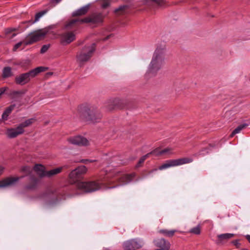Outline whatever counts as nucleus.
Masks as SVG:
<instances>
[{
  "mask_svg": "<svg viewBox=\"0 0 250 250\" xmlns=\"http://www.w3.org/2000/svg\"><path fill=\"white\" fill-rule=\"evenodd\" d=\"M248 126V124H243L238 126L235 129H234L230 135V137H233L236 134L238 133L241 130L245 128Z\"/></svg>",
  "mask_w": 250,
  "mask_h": 250,
  "instance_id": "28",
  "label": "nucleus"
},
{
  "mask_svg": "<svg viewBox=\"0 0 250 250\" xmlns=\"http://www.w3.org/2000/svg\"><path fill=\"white\" fill-rule=\"evenodd\" d=\"M145 161V160L142 157H141V158L140 159L139 162L137 164L136 167H141V165Z\"/></svg>",
  "mask_w": 250,
  "mask_h": 250,
  "instance_id": "38",
  "label": "nucleus"
},
{
  "mask_svg": "<svg viewBox=\"0 0 250 250\" xmlns=\"http://www.w3.org/2000/svg\"><path fill=\"white\" fill-rule=\"evenodd\" d=\"M111 36H112V34H110V35L107 36L104 39V40L105 41V40H108L110 38V37Z\"/></svg>",
  "mask_w": 250,
  "mask_h": 250,
  "instance_id": "47",
  "label": "nucleus"
},
{
  "mask_svg": "<svg viewBox=\"0 0 250 250\" xmlns=\"http://www.w3.org/2000/svg\"><path fill=\"white\" fill-rule=\"evenodd\" d=\"M128 7V6L126 5H121L120 6H119L118 8H116L115 10H114V12L117 13H118L119 11H124L125 9H126Z\"/></svg>",
  "mask_w": 250,
  "mask_h": 250,
  "instance_id": "32",
  "label": "nucleus"
},
{
  "mask_svg": "<svg viewBox=\"0 0 250 250\" xmlns=\"http://www.w3.org/2000/svg\"><path fill=\"white\" fill-rule=\"evenodd\" d=\"M190 160L188 158H182L178 159L167 160L165 163L162 164L159 167V169L163 170L171 167H174L188 163Z\"/></svg>",
  "mask_w": 250,
  "mask_h": 250,
  "instance_id": "10",
  "label": "nucleus"
},
{
  "mask_svg": "<svg viewBox=\"0 0 250 250\" xmlns=\"http://www.w3.org/2000/svg\"><path fill=\"white\" fill-rule=\"evenodd\" d=\"M133 178V176L132 174H124L122 176H121L119 179V182L122 185H125L130 181H131L132 179Z\"/></svg>",
  "mask_w": 250,
  "mask_h": 250,
  "instance_id": "24",
  "label": "nucleus"
},
{
  "mask_svg": "<svg viewBox=\"0 0 250 250\" xmlns=\"http://www.w3.org/2000/svg\"><path fill=\"white\" fill-rule=\"evenodd\" d=\"M75 39V34L71 32H66L62 34L61 41L63 44H68Z\"/></svg>",
  "mask_w": 250,
  "mask_h": 250,
  "instance_id": "18",
  "label": "nucleus"
},
{
  "mask_svg": "<svg viewBox=\"0 0 250 250\" xmlns=\"http://www.w3.org/2000/svg\"><path fill=\"white\" fill-rule=\"evenodd\" d=\"M23 133L21 128L18 126L16 128H10L7 129L6 134L9 138H14Z\"/></svg>",
  "mask_w": 250,
  "mask_h": 250,
  "instance_id": "20",
  "label": "nucleus"
},
{
  "mask_svg": "<svg viewBox=\"0 0 250 250\" xmlns=\"http://www.w3.org/2000/svg\"><path fill=\"white\" fill-rule=\"evenodd\" d=\"M22 44V42H20L16 43L13 47V50L16 51Z\"/></svg>",
  "mask_w": 250,
  "mask_h": 250,
  "instance_id": "39",
  "label": "nucleus"
},
{
  "mask_svg": "<svg viewBox=\"0 0 250 250\" xmlns=\"http://www.w3.org/2000/svg\"><path fill=\"white\" fill-rule=\"evenodd\" d=\"M48 69V67L45 66H39L27 72L22 73L17 76L15 79V82L16 84L23 85L28 83L31 79L35 77L40 73L44 72Z\"/></svg>",
  "mask_w": 250,
  "mask_h": 250,
  "instance_id": "3",
  "label": "nucleus"
},
{
  "mask_svg": "<svg viewBox=\"0 0 250 250\" xmlns=\"http://www.w3.org/2000/svg\"><path fill=\"white\" fill-rule=\"evenodd\" d=\"M87 168L84 166H81L73 170L69 174L70 182L75 184L78 189L81 191L88 193L98 190L102 188V185L98 181H82L81 179L84 174L87 171Z\"/></svg>",
  "mask_w": 250,
  "mask_h": 250,
  "instance_id": "1",
  "label": "nucleus"
},
{
  "mask_svg": "<svg viewBox=\"0 0 250 250\" xmlns=\"http://www.w3.org/2000/svg\"><path fill=\"white\" fill-rule=\"evenodd\" d=\"M14 31H16L15 28H10L9 29V31H8V32H10Z\"/></svg>",
  "mask_w": 250,
  "mask_h": 250,
  "instance_id": "46",
  "label": "nucleus"
},
{
  "mask_svg": "<svg viewBox=\"0 0 250 250\" xmlns=\"http://www.w3.org/2000/svg\"><path fill=\"white\" fill-rule=\"evenodd\" d=\"M110 5V3L108 1H104L102 4V7L103 8H106L108 7Z\"/></svg>",
  "mask_w": 250,
  "mask_h": 250,
  "instance_id": "40",
  "label": "nucleus"
},
{
  "mask_svg": "<svg viewBox=\"0 0 250 250\" xmlns=\"http://www.w3.org/2000/svg\"><path fill=\"white\" fill-rule=\"evenodd\" d=\"M171 151L169 148H166L161 150L159 148H156L154 150L153 153H156V156L163 155L169 153Z\"/></svg>",
  "mask_w": 250,
  "mask_h": 250,
  "instance_id": "27",
  "label": "nucleus"
},
{
  "mask_svg": "<svg viewBox=\"0 0 250 250\" xmlns=\"http://www.w3.org/2000/svg\"><path fill=\"white\" fill-rule=\"evenodd\" d=\"M56 75V73L53 72H48L45 73L44 78L45 79H49L51 76Z\"/></svg>",
  "mask_w": 250,
  "mask_h": 250,
  "instance_id": "36",
  "label": "nucleus"
},
{
  "mask_svg": "<svg viewBox=\"0 0 250 250\" xmlns=\"http://www.w3.org/2000/svg\"><path fill=\"white\" fill-rule=\"evenodd\" d=\"M153 243L156 247L159 248L155 250H169L170 247L169 242L164 238L154 240Z\"/></svg>",
  "mask_w": 250,
  "mask_h": 250,
  "instance_id": "13",
  "label": "nucleus"
},
{
  "mask_svg": "<svg viewBox=\"0 0 250 250\" xmlns=\"http://www.w3.org/2000/svg\"><path fill=\"white\" fill-rule=\"evenodd\" d=\"M29 181L30 183L24 186V189L28 190H35L37 188L39 180L35 176L31 175L29 176Z\"/></svg>",
  "mask_w": 250,
  "mask_h": 250,
  "instance_id": "15",
  "label": "nucleus"
},
{
  "mask_svg": "<svg viewBox=\"0 0 250 250\" xmlns=\"http://www.w3.org/2000/svg\"><path fill=\"white\" fill-rule=\"evenodd\" d=\"M170 55L165 46H158L154 52L151 62H163L169 61Z\"/></svg>",
  "mask_w": 250,
  "mask_h": 250,
  "instance_id": "5",
  "label": "nucleus"
},
{
  "mask_svg": "<svg viewBox=\"0 0 250 250\" xmlns=\"http://www.w3.org/2000/svg\"><path fill=\"white\" fill-rule=\"evenodd\" d=\"M234 236L235 234L229 233L219 234L217 236L215 243L217 245H224L227 241L233 237Z\"/></svg>",
  "mask_w": 250,
  "mask_h": 250,
  "instance_id": "14",
  "label": "nucleus"
},
{
  "mask_svg": "<svg viewBox=\"0 0 250 250\" xmlns=\"http://www.w3.org/2000/svg\"><path fill=\"white\" fill-rule=\"evenodd\" d=\"M219 144L218 142L217 144H209L208 146L204 147L200 149L199 152V155L201 156H204L209 153V151H211L213 148H216L217 145Z\"/></svg>",
  "mask_w": 250,
  "mask_h": 250,
  "instance_id": "21",
  "label": "nucleus"
},
{
  "mask_svg": "<svg viewBox=\"0 0 250 250\" xmlns=\"http://www.w3.org/2000/svg\"><path fill=\"white\" fill-rule=\"evenodd\" d=\"M161 63H150L148 69L145 75L146 78L154 76L156 72L160 69Z\"/></svg>",
  "mask_w": 250,
  "mask_h": 250,
  "instance_id": "19",
  "label": "nucleus"
},
{
  "mask_svg": "<svg viewBox=\"0 0 250 250\" xmlns=\"http://www.w3.org/2000/svg\"><path fill=\"white\" fill-rule=\"evenodd\" d=\"M21 170L23 172H30V167L28 166H24L22 167Z\"/></svg>",
  "mask_w": 250,
  "mask_h": 250,
  "instance_id": "41",
  "label": "nucleus"
},
{
  "mask_svg": "<svg viewBox=\"0 0 250 250\" xmlns=\"http://www.w3.org/2000/svg\"><path fill=\"white\" fill-rule=\"evenodd\" d=\"M34 169L40 178L44 177H51L60 173L62 169V167H59L49 171H46L45 170L44 167L42 164H36L34 167Z\"/></svg>",
  "mask_w": 250,
  "mask_h": 250,
  "instance_id": "6",
  "label": "nucleus"
},
{
  "mask_svg": "<svg viewBox=\"0 0 250 250\" xmlns=\"http://www.w3.org/2000/svg\"><path fill=\"white\" fill-rule=\"evenodd\" d=\"M25 90H10L9 93H6V95L10 97V98L15 101H18L21 99L23 95L26 93Z\"/></svg>",
  "mask_w": 250,
  "mask_h": 250,
  "instance_id": "17",
  "label": "nucleus"
},
{
  "mask_svg": "<svg viewBox=\"0 0 250 250\" xmlns=\"http://www.w3.org/2000/svg\"><path fill=\"white\" fill-rule=\"evenodd\" d=\"M239 239H236L231 242V243L236 247L237 249H239L240 247L241 244L239 242Z\"/></svg>",
  "mask_w": 250,
  "mask_h": 250,
  "instance_id": "35",
  "label": "nucleus"
},
{
  "mask_svg": "<svg viewBox=\"0 0 250 250\" xmlns=\"http://www.w3.org/2000/svg\"><path fill=\"white\" fill-rule=\"evenodd\" d=\"M189 232L195 235H199L201 233V226L200 224L190 229Z\"/></svg>",
  "mask_w": 250,
  "mask_h": 250,
  "instance_id": "31",
  "label": "nucleus"
},
{
  "mask_svg": "<svg viewBox=\"0 0 250 250\" xmlns=\"http://www.w3.org/2000/svg\"><path fill=\"white\" fill-rule=\"evenodd\" d=\"M95 43H93L90 46H85L80 54L77 55L78 60L80 62L87 61L95 50Z\"/></svg>",
  "mask_w": 250,
  "mask_h": 250,
  "instance_id": "9",
  "label": "nucleus"
},
{
  "mask_svg": "<svg viewBox=\"0 0 250 250\" xmlns=\"http://www.w3.org/2000/svg\"><path fill=\"white\" fill-rule=\"evenodd\" d=\"M79 118L86 122L98 123L102 118V114L98 107L95 105L84 104L78 107Z\"/></svg>",
  "mask_w": 250,
  "mask_h": 250,
  "instance_id": "2",
  "label": "nucleus"
},
{
  "mask_svg": "<svg viewBox=\"0 0 250 250\" xmlns=\"http://www.w3.org/2000/svg\"><path fill=\"white\" fill-rule=\"evenodd\" d=\"M12 73L11 68L10 67H5L3 68L2 71V77L3 78H7L12 76Z\"/></svg>",
  "mask_w": 250,
  "mask_h": 250,
  "instance_id": "29",
  "label": "nucleus"
},
{
  "mask_svg": "<svg viewBox=\"0 0 250 250\" xmlns=\"http://www.w3.org/2000/svg\"><path fill=\"white\" fill-rule=\"evenodd\" d=\"M83 63H81V65H80V67H82V64H83Z\"/></svg>",
  "mask_w": 250,
  "mask_h": 250,
  "instance_id": "49",
  "label": "nucleus"
},
{
  "mask_svg": "<svg viewBox=\"0 0 250 250\" xmlns=\"http://www.w3.org/2000/svg\"><path fill=\"white\" fill-rule=\"evenodd\" d=\"M80 162L82 163L86 164L87 162H92V161H90L88 159H82L80 161Z\"/></svg>",
  "mask_w": 250,
  "mask_h": 250,
  "instance_id": "43",
  "label": "nucleus"
},
{
  "mask_svg": "<svg viewBox=\"0 0 250 250\" xmlns=\"http://www.w3.org/2000/svg\"><path fill=\"white\" fill-rule=\"evenodd\" d=\"M8 89V88L7 87H2L0 88V99L3 94H6V93H9V92L7 91Z\"/></svg>",
  "mask_w": 250,
  "mask_h": 250,
  "instance_id": "34",
  "label": "nucleus"
},
{
  "mask_svg": "<svg viewBox=\"0 0 250 250\" xmlns=\"http://www.w3.org/2000/svg\"><path fill=\"white\" fill-rule=\"evenodd\" d=\"M245 237L247 239V240L248 241V242L250 243V235H246L245 236Z\"/></svg>",
  "mask_w": 250,
  "mask_h": 250,
  "instance_id": "45",
  "label": "nucleus"
},
{
  "mask_svg": "<svg viewBox=\"0 0 250 250\" xmlns=\"http://www.w3.org/2000/svg\"><path fill=\"white\" fill-rule=\"evenodd\" d=\"M15 107V104H11L8 107H7L5 110L4 111L2 114V119L5 121L8 120V117L9 115L10 114L12 110L14 109Z\"/></svg>",
  "mask_w": 250,
  "mask_h": 250,
  "instance_id": "25",
  "label": "nucleus"
},
{
  "mask_svg": "<svg viewBox=\"0 0 250 250\" xmlns=\"http://www.w3.org/2000/svg\"><path fill=\"white\" fill-rule=\"evenodd\" d=\"M46 12H47L46 10H43V11H40V12L37 13L35 15L34 21H33L32 20L26 21H24L23 23H29L30 25L33 24L34 23H35L36 22H37L38 21H39L40 19L43 15H44Z\"/></svg>",
  "mask_w": 250,
  "mask_h": 250,
  "instance_id": "23",
  "label": "nucleus"
},
{
  "mask_svg": "<svg viewBox=\"0 0 250 250\" xmlns=\"http://www.w3.org/2000/svg\"><path fill=\"white\" fill-rule=\"evenodd\" d=\"M67 140L71 144L80 146H85L88 144V141L85 138L79 135L70 137Z\"/></svg>",
  "mask_w": 250,
  "mask_h": 250,
  "instance_id": "12",
  "label": "nucleus"
},
{
  "mask_svg": "<svg viewBox=\"0 0 250 250\" xmlns=\"http://www.w3.org/2000/svg\"><path fill=\"white\" fill-rule=\"evenodd\" d=\"M103 19L104 16L101 13L93 14L90 17H87L83 19L78 18L72 20L65 25V28L68 29H71L72 27L83 23H101L103 21Z\"/></svg>",
  "mask_w": 250,
  "mask_h": 250,
  "instance_id": "4",
  "label": "nucleus"
},
{
  "mask_svg": "<svg viewBox=\"0 0 250 250\" xmlns=\"http://www.w3.org/2000/svg\"><path fill=\"white\" fill-rule=\"evenodd\" d=\"M90 5V4H87L85 6H83L80 8L75 10L72 13V16L75 17L85 15L88 12Z\"/></svg>",
  "mask_w": 250,
  "mask_h": 250,
  "instance_id": "22",
  "label": "nucleus"
},
{
  "mask_svg": "<svg viewBox=\"0 0 250 250\" xmlns=\"http://www.w3.org/2000/svg\"><path fill=\"white\" fill-rule=\"evenodd\" d=\"M154 150L142 156V157L146 160L150 155H153L156 156V153H153Z\"/></svg>",
  "mask_w": 250,
  "mask_h": 250,
  "instance_id": "37",
  "label": "nucleus"
},
{
  "mask_svg": "<svg viewBox=\"0 0 250 250\" xmlns=\"http://www.w3.org/2000/svg\"><path fill=\"white\" fill-rule=\"evenodd\" d=\"M62 0H50V2L51 4L55 3V4L59 3Z\"/></svg>",
  "mask_w": 250,
  "mask_h": 250,
  "instance_id": "42",
  "label": "nucleus"
},
{
  "mask_svg": "<svg viewBox=\"0 0 250 250\" xmlns=\"http://www.w3.org/2000/svg\"><path fill=\"white\" fill-rule=\"evenodd\" d=\"M16 36V34H14L13 35V37H14V36Z\"/></svg>",
  "mask_w": 250,
  "mask_h": 250,
  "instance_id": "50",
  "label": "nucleus"
},
{
  "mask_svg": "<svg viewBox=\"0 0 250 250\" xmlns=\"http://www.w3.org/2000/svg\"><path fill=\"white\" fill-rule=\"evenodd\" d=\"M176 230H167V229H161L160 230V233L169 237H171L173 236L175 232H176Z\"/></svg>",
  "mask_w": 250,
  "mask_h": 250,
  "instance_id": "30",
  "label": "nucleus"
},
{
  "mask_svg": "<svg viewBox=\"0 0 250 250\" xmlns=\"http://www.w3.org/2000/svg\"><path fill=\"white\" fill-rule=\"evenodd\" d=\"M49 47H50V44L43 45L41 49V51H40L41 53L42 54L44 53L48 50Z\"/></svg>",
  "mask_w": 250,
  "mask_h": 250,
  "instance_id": "33",
  "label": "nucleus"
},
{
  "mask_svg": "<svg viewBox=\"0 0 250 250\" xmlns=\"http://www.w3.org/2000/svg\"><path fill=\"white\" fill-rule=\"evenodd\" d=\"M35 121V119L33 118H31L25 120L24 122L21 123L18 126L20 128H21V130L22 131L23 133L24 132V128L29 126L31 125L33 122Z\"/></svg>",
  "mask_w": 250,
  "mask_h": 250,
  "instance_id": "26",
  "label": "nucleus"
},
{
  "mask_svg": "<svg viewBox=\"0 0 250 250\" xmlns=\"http://www.w3.org/2000/svg\"><path fill=\"white\" fill-rule=\"evenodd\" d=\"M47 30L42 29L29 33L27 36L25 44L26 45L31 44L40 41L47 34Z\"/></svg>",
  "mask_w": 250,
  "mask_h": 250,
  "instance_id": "8",
  "label": "nucleus"
},
{
  "mask_svg": "<svg viewBox=\"0 0 250 250\" xmlns=\"http://www.w3.org/2000/svg\"><path fill=\"white\" fill-rule=\"evenodd\" d=\"M156 170H157V169H154L151 170V172H153V171H156Z\"/></svg>",
  "mask_w": 250,
  "mask_h": 250,
  "instance_id": "48",
  "label": "nucleus"
},
{
  "mask_svg": "<svg viewBox=\"0 0 250 250\" xmlns=\"http://www.w3.org/2000/svg\"><path fill=\"white\" fill-rule=\"evenodd\" d=\"M106 109L109 111H111L116 108L123 109L125 108H130L129 103H127L126 101L119 98H114L110 100L109 104L106 105Z\"/></svg>",
  "mask_w": 250,
  "mask_h": 250,
  "instance_id": "7",
  "label": "nucleus"
},
{
  "mask_svg": "<svg viewBox=\"0 0 250 250\" xmlns=\"http://www.w3.org/2000/svg\"><path fill=\"white\" fill-rule=\"evenodd\" d=\"M4 170V167L0 165V176L2 174Z\"/></svg>",
  "mask_w": 250,
  "mask_h": 250,
  "instance_id": "44",
  "label": "nucleus"
},
{
  "mask_svg": "<svg viewBox=\"0 0 250 250\" xmlns=\"http://www.w3.org/2000/svg\"><path fill=\"white\" fill-rule=\"evenodd\" d=\"M20 177H7L0 181V188H4L7 186L14 185L20 180Z\"/></svg>",
  "mask_w": 250,
  "mask_h": 250,
  "instance_id": "16",
  "label": "nucleus"
},
{
  "mask_svg": "<svg viewBox=\"0 0 250 250\" xmlns=\"http://www.w3.org/2000/svg\"><path fill=\"white\" fill-rule=\"evenodd\" d=\"M123 246L125 250H135L142 248V245L137 239H132L124 242Z\"/></svg>",
  "mask_w": 250,
  "mask_h": 250,
  "instance_id": "11",
  "label": "nucleus"
}]
</instances>
